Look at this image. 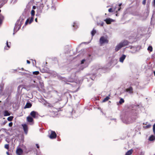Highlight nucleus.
<instances>
[{
  "mask_svg": "<svg viewBox=\"0 0 155 155\" xmlns=\"http://www.w3.org/2000/svg\"><path fill=\"white\" fill-rule=\"evenodd\" d=\"M126 57V55L124 54H122L120 57L119 61L121 63H123Z\"/></svg>",
  "mask_w": 155,
  "mask_h": 155,
  "instance_id": "obj_6",
  "label": "nucleus"
},
{
  "mask_svg": "<svg viewBox=\"0 0 155 155\" xmlns=\"http://www.w3.org/2000/svg\"><path fill=\"white\" fill-rule=\"evenodd\" d=\"M132 149L128 151L125 154V155H131L133 152Z\"/></svg>",
  "mask_w": 155,
  "mask_h": 155,
  "instance_id": "obj_18",
  "label": "nucleus"
},
{
  "mask_svg": "<svg viewBox=\"0 0 155 155\" xmlns=\"http://www.w3.org/2000/svg\"><path fill=\"white\" fill-rule=\"evenodd\" d=\"M96 33V30H94V29H93V30L91 32V34L92 37H93L94 35Z\"/></svg>",
  "mask_w": 155,
  "mask_h": 155,
  "instance_id": "obj_22",
  "label": "nucleus"
},
{
  "mask_svg": "<svg viewBox=\"0 0 155 155\" xmlns=\"http://www.w3.org/2000/svg\"><path fill=\"white\" fill-rule=\"evenodd\" d=\"M151 126V125H150V124H149L148 125L145 126V128H150Z\"/></svg>",
  "mask_w": 155,
  "mask_h": 155,
  "instance_id": "obj_34",
  "label": "nucleus"
},
{
  "mask_svg": "<svg viewBox=\"0 0 155 155\" xmlns=\"http://www.w3.org/2000/svg\"><path fill=\"white\" fill-rule=\"evenodd\" d=\"M35 21L36 22H37V18H36L35 19Z\"/></svg>",
  "mask_w": 155,
  "mask_h": 155,
  "instance_id": "obj_46",
  "label": "nucleus"
},
{
  "mask_svg": "<svg viewBox=\"0 0 155 155\" xmlns=\"http://www.w3.org/2000/svg\"><path fill=\"white\" fill-rule=\"evenodd\" d=\"M2 91V88L1 87V89H0V91Z\"/></svg>",
  "mask_w": 155,
  "mask_h": 155,
  "instance_id": "obj_49",
  "label": "nucleus"
},
{
  "mask_svg": "<svg viewBox=\"0 0 155 155\" xmlns=\"http://www.w3.org/2000/svg\"><path fill=\"white\" fill-rule=\"evenodd\" d=\"M124 102V99L122 98H121L120 99V100L119 101V103L120 104H121Z\"/></svg>",
  "mask_w": 155,
  "mask_h": 155,
  "instance_id": "obj_25",
  "label": "nucleus"
},
{
  "mask_svg": "<svg viewBox=\"0 0 155 155\" xmlns=\"http://www.w3.org/2000/svg\"><path fill=\"white\" fill-rule=\"evenodd\" d=\"M128 44V42L127 40H124L121 41L116 46L115 50L116 51H117L122 48Z\"/></svg>",
  "mask_w": 155,
  "mask_h": 155,
  "instance_id": "obj_1",
  "label": "nucleus"
},
{
  "mask_svg": "<svg viewBox=\"0 0 155 155\" xmlns=\"http://www.w3.org/2000/svg\"><path fill=\"white\" fill-rule=\"evenodd\" d=\"M7 154H8V155H9V153H8V152H7Z\"/></svg>",
  "mask_w": 155,
  "mask_h": 155,
  "instance_id": "obj_51",
  "label": "nucleus"
},
{
  "mask_svg": "<svg viewBox=\"0 0 155 155\" xmlns=\"http://www.w3.org/2000/svg\"><path fill=\"white\" fill-rule=\"evenodd\" d=\"M3 114L4 116H9L10 115V112L8 111V110H5Z\"/></svg>",
  "mask_w": 155,
  "mask_h": 155,
  "instance_id": "obj_14",
  "label": "nucleus"
},
{
  "mask_svg": "<svg viewBox=\"0 0 155 155\" xmlns=\"http://www.w3.org/2000/svg\"><path fill=\"white\" fill-rule=\"evenodd\" d=\"M104 21H106L107 24H110L111 22L114 21V20L110 18H108L104 20Z\"/></svg>",
  "mask_w": 155,
  "mask_h": 155,
  "instance_id": "obj_12",
  "label": "nucleus"
},
{
  "mask_svg": "<svg viewBox=\"0 0 155 155\" xmlns=\"http://www.w3.org/2000/svg\"><path fill=\"white\" fill-rule=\"evenodd\" d=\"M108 40L107 39V36H101L99 40V43L100 45H102L105 43H107Z\"/></svg>",
  "mask_w": 155,
  "mask_h": 155,
  "instance_id": "obj_3",
  "label": "nucleus"
},
{
  "mask_svg": "<svg viewBox=\"0 0 155 155\" xmlns=\"http://www.w3.org/2000/svg\"><path fill=\"white\" fill-rule=\"evenodd\" d=\"M22 126L23 127V130L25 133L26 134H27L28 133V127L26 124H22Z\"/></svg>",
  "mask_w": 155,
  "mask_h": 155,
  "instance_id": "obj_11",
  "label": "nucleus"
},
{
  "mask_svg": "<svg viewBox=\"0 0 155 155\" xmlns=\"http://www.w3.org/2000/svg\"><path fill=\"white\" fill-rule=\"evenodd\" d=\"M12 124H12V122H10V123L9 124V126L10 127H11V126H12Z\"/></svg>",
  "mask_w": 155,
  "mask_h": 155,
  "instance_id": "obj_39",
  "label": "nucleus"
},
{
  "mask_svg": "<svg viewBox=\"0 0 155 155\" xmlns=\"http://www.w3.org/2000/svg\"><path fill=\"white\" fill-rule=\"evenodd\" d=\"M1 102V101H0V102Z\"/></svg>",
  "mask_w": 155,
  "mask_h": 155,
  "instance_id": "obj_58",
  "label": "nucleus"
},
{
  "mask_svg": "<svg viewBox=\"0 0 155 155\" xmlns=\"http://www.w3.org/2000/svg\"><path fill=\"white\" fill-rule=\"evenodd\" d=\"M152 48L151 46H149L147 48V50L150 51H152Z\"/></svg>",
  "mask_w": 155,
  "mask_h": 155,
  "instance_id": "obj_29",
  "label": "nucleus"
},
{
  "mask_svg": "<svg viewBox=\"0 0 155 155\" xmlns=\"http://www.w3.org/2000/svg\"><path fill=\"white\" fill-rule=\"evenodd\" d=\"M154 3V5L155 6V0H153Z\"/></svg>",
  "mask_w": 155,
  "mask_h": 155,
  "instance_id": "obj_48",
  "label": "nucleus"
},
{
  "mask_svg": "<svg viewBox=\"0 0 155 155\" xmlns=\"http://www.w3.org/2000/svg\"><path fill=\"white\" fill-rule=\"evenodd\" d=\"M27 119L28 121L29 122H31L33 121V119L30 116H28L27 118Z\"/></svg>",
  "mask_w": 155,
  "mask_h": 155,
  "instance_id": "obj_17",
  "label": "nucleus"
},
{
  "mask_svg": "<svg viewBox=\"0 0 155 155\" xmlns=\"http://www.w3.org/2000/svg\"><path fill=\"white\" fill-rule=\"evenodd\" d=\"M14 34H15V33H13V35H14Z\"/></svg>",
  "mask_w": 155,
  "mask_h": 155,
  "instance_id": "obj_57",
  "label": "nucleus"
},
{
  "mask_svg": "<svg viewBox=\"0 0 155 155\" xmlns=\"http://www.w3.org/2000/svg\"><path fill=\"white\" fill-rule=\"evenodd\" d=\"M27 62L28 64H29L30 63V62L28 60L27 61Z\"/></svg>",
  "mask_w": 155,
  "mask_h": 155,
  "instance_id": "obj_44",
  "label": "nucleus"
},
{
  "mask_svg": "<svg viewBox=\"0 0 155 155\" xmlns=\"http://www.w3.org/2000/svg\"><path fill=\"white\" fill-rule=\"evenodd\" d=\"M109 97L108 96H107L103 99V100L102 101V102H105L107 101L109 99Z\"/></svg>",
  "mask_w": 155,
  "mask_h": 155,
  "instance_id": "obj_23",
  "label": "nucleus"
},
{
  "mask_svg": "<svg viewBox=\"0 0 155 155\" xmlns=\"http://www.w3.org/2000/svg\"><path fill=\"white\" fill-rule=\"evenodd\" d=\"M146 0H143V5H145V3H146Z\"/></svg>",
  "mask_w": 155,
  "mask_h": 155,
  "instance_id": "obj_41",
  "label": "nucleus"
},
{
  "mask_svg": "<svg viewBox=\"0 0 155 155\" xmlns=\"http://www.w3.org/2000/svg\"><path fill=\"white\" fill-rule=\"evenodd\" d=\"M117 6V5L115 6V7L114 8L113 10V9L112 8H110L108 9V11L110 12H112L113 11H115L116 8Z\"/></svg>",
  "mask_w": 155,
  "mask_h": 155,
  "instance_id": "obj_21",
  "label": "nucleus"
},
{
  "mask_svg": "<svg viewBox=\"0 0 155 155\" xmlns=\"http://www.w3.org/2000/svg\"><path fill=\"white\" fill-rule=\"evenodd\" d=\"M51 8L52 9V8H54V9H55V8L53 6H52L51 7Z\"/></svg>",
  "mask_w": 155,
  "mask_h": 155,
  "instance_id": "obj_47",
  "label": "nucleus"
},
{
  "mask_svg": "<svg viewBox=\"0 0 155 155\" xmlns=\"http://www.w3.org/2000/svg\"><path fill=\"white\" fill-rule=\"evenodd\" d=\"M36 8V6H33V9H35Z\"/></svg>",
  "mask_w": 155,
  "mask_h": 155,
  "instance_id": "obj_45",
  "label": "nucleus"
},
{
  "mask_svg": "<svg viewBox=\"0 0 155 155\" xmlns=\"http://www.w3.org/2000/svg\"><path fill=\"white\" fill-rule=\"evenodd\" d=\"M49 135L48 136L51 139H53L56 138L57 135L55 132L53 131L50 130L49 131Z\"/></svg>",
  "mask_w": 155,
  "mask_h": 155,
  "instance_id": "obj_5",
  "label": "nucleus"
},
{
  "mask_svg": "<svg viewBox=\"0 0 155 155\" xmlns=\"http://www.w3.org/2000/svg\"><path fill=\"white\" fill-rule=\"evenodd\" d=\"M85 61H86V60L85 59H84L82 60L81 61V64L82 65V64H84V62Z\"/></svg>",
  "mask_w": 155,
  "mask_h": 155,
  "instance_id": "obj_35",
  "label": "nucleus"
},
{
  "mask_svg": "<svg viewBox=\"0 0 155 155\" xmlns=\"http://www.w3.org/2000/svg\"><path fill=\"white\" fill-rule=\"evenodd\" d=\"M23 153V151L20 148H18L16 151V153L18 155H21Z\"/></svg>",
  "mask_w": 155,
  "mask_h": 155,
  "instance_id": "obj_10",
  "label": "nucleus"
},
{
  "mask_svg": "<svg viewBox=\"0 0 155 155\" xmlns=\"http://www.w3.org/2000/svg\"><path fill=\"white\" fill-rule=\"evenodd\" d=\"M109 63H108L109 66H114L116 64L117 62V60L116 58L112 57L109 58Z\"/></svg>",
  "mask_w": 155,
  "mask_h": 155,
  "instance_id": "obj_4",
  "label": "nucleus"
},
{
  "mask_svg": "<svg viewBox=\"0 0 155 155\" xmlns=\"http://www.w3.org/2000/svg\"><path fill=\"white\" fill-rule=\"evenodd\" d=\"M121 5H122V4L121 3H120V4H119V5H118V6L119 7L118 8V11H120V10L121 8L120 7ZM116 12H117V11H116Z\"/></svg>",
  "mask_w": 155,
  "mask_h": 155,
  "instance_id": "obj_33",
  "label": "nucleus"
},
{
  "mask_svg": "<svg viewBox=\"0 0 155 155\" xmlns=\"http://www.w3.org/2000/svg\"><path fill=\"white\" fill-rule=\"evenodd\" d=\"M39 72L38 71H34L33 73V74L35 75H38L39 74Z\"/></svg>",
  "mask_w": 155,
  "mask_h": 155,
  "instance_id": "obj_31",
  "label": "nucleus"
},
{
  "mask_svg": "<svg viewBox=\"0 0 155 155\" xmlns=\"http://www.w3.org/2000/svg\"><path fill=\"white\" fill-rule=\"evenodd\" d=\"M43 4H41L39 6H38L37 8L38 10L39 11L41 12L42 9H43Z\"/></svg>",
  "mask_w": 155,
  "mask_h": 155,
  "instance_id": "obj_13",
  "label": "nucleus"
},
{
  "mask_svg": "<svg viewBox=\"0 0 155 155\" xmlns=\"http://www.w3.org/2000/svg\"><path fill=\"white\" fill-rule=\"evenodd\" d=\"M5 147L6 149H8L9 148V145L8 144H6L5 146Z\"/></svg>",
  "mask_w": 155,
  "mask_h": 155,
  "instance_id": "obj_36",
  "label": "nucleus"
},
{
  "mask_svg": "<svg viewBox=\"0 0 155 155\" xmlns=\"http://www.w3.org/2000/svg\"><path fill=\"white\" fill-rule=\"evenodd\" d=\"M34 83H35V81H34Z\"/></svg>",
  "mask_w": 155,
  "mask_h": 155,
  "instance_id": "obj_56",
  "label": "nucleus"
},
{
  "mask_svg": "<svg viewBox=\"0 0 155 155\" xmlns=\"http://www.w3.org/2000/svg\"><path fill=\"white\" fill-rule=\"evenodd\" d=\"M34 16H31V17L30 18V20L29 19V24H31L33 21L34 20Z\"/></svg>",
  "mask_w": 155,
  "mask_h": 155,
  "instance_id": "obj_24",
  "label": "nucleus"
},
{
  "mask_svg": "<svg viewBox=\"0 0 155 155\" xmlns=\"http://www.w3.org/2000/svg\"><path fill=\"white\" fill-rule=\"evenodd\" d=\"M104 24V23L103 21H101L100 23H97V25H100L101 26H103Z\"/></svg>",
  "mask_w": 155,
  "mask_h": 155,
  "instance_id": "obj_30",
  "label": "nucleus"
},
{
  "mask_svg": "<svg viewBox=\"0 0 155 155\" xmlns=\"http://www.w3.org/2000/svg\"><path fill=\"white\" fill-rule=\"evenodd\" d=\"M131 49H133V50L131 51L132 53H135L137 51V48L135 47H131Z\"/></svg>",
  "mask_w": 155,
  "mask_h": 155,
  "instance_id": "obj_15",
  "label": "nucleus"
},
{
  "mask_svg": "<svg viewBox=\"0 0 155 155\" xmlns=\"http://www.w3.org/2000/svg\"><path fill=\"white\" fill-rule=\"evenodd\" d=\"M74 79L72 78V79H70L69 78L68 80H67V81H68V82H73V81H74Z\"/></svg>",
  "mask_w": 155,
  "mask_h": 155,
  "instance_id": "obj_32",
  "label": "nucleus"
},
{
  "mask_svg": "<svg viewBox=\"0 0 155 155\" xmlns=\"http://www.w3.org/2000/svg\"><path fill=\"white\" fill-rule=\"evenodd\" d=\"M4 2H6L7 1V0H3Z\"/></svg>",
  "mask_w": 155,
  "mask_h": 155,
  "instance_id": "obj_50",
  "label": "nucleus"
},
{
  "mask_svg": "<svg viewBox=\"0 0 155 155\" xmlns=\"http://www.w3.org/2000/svg\"><path fill=\"white\" fill-rule=\"evenodd\" d=\"M73 26L74 27H76V26H77V27H76V28H77L78 27L77 25V23L75 22H74L73 25Z\"/></svg>",
  "mask_w": 155,
  "mask_h": 155,
  "instance_id": "obj_38",
  "label": "nucleus"
},
{
  "mask_svg": "<svg viewBox=\"0 0 155 155\" xmlns=\"http://www.w3.org/2000/svg\"><path fill=\"white\" fill-rule=\"evenodd\" d=\"M31 16H34L35 15V11L34 10H32L31 12Z\"/></svg>",
  "mask_w": 155,
  "mask_h": 155,
  "instance_id": "obj_28",
  "label": "nucleus"
},
{
  "mask_svg": "<svg viewBox=\"0 0 155 155\" xmlns=\"http://www.w3.org/2000/svg\"><path fill=\"white\" fill-rule=\"evenodd\" d=\"M130 118H128L127 117H125L124 118L122 119V121L124 123L126 124H129L131 123L130 121Z\"/></svg>",
  "mask_w": 155,
  "mask_h": 155,
  "instance_id": "obj_7",
  "label": "nucleus"
},
{
  "mask_svg": "<svg viewBox=\"0 0 155 155\" xmlns=\"http://www.w3.org/2000/svg\"><path fill=\"white\" fill-rule=\"evenodd\" d=\"M36 87H37V88H38V86H36Z\"/></svg>",
  "mask_w": 155,
  "mask_h": 155,
  "instance_id": "obj_54",
  "label": "nucleus"
},
{
  "mask_svg": "<svg viewBox=\"0 0 155 155\" xmlns=\"http://www.w3.org/2000/svg\"><path fill=\"white\" fill-rule=\"evenodd\" d=\"M36 147H37V148H39V145H38V144H36Z\"/></svg>",
  "mask_w": 155,
  "mask_h": 155,
  "instance_id": "obj_42",
  "label": "nucleus"
},
{
  "mask_svg": "<svg viewBox=\"0 0 155 155\" xmlns=\"http://www.w3.org/2000/svg\"><path fill=\"white\" fill-rule=\"evenodd\" d=\"M30 115L34 118H37L38 116V113L35 111H31L30 114Z\"/></svg>",
  "mask_w": 155,
  "mask_h": 155,
  "instance_id": "obj_8",
  "label": "nucleus"
},
{
  "mask_svg": "<svg viewBox=\"0 0 155 155\" xmlns=\"http://www.w3.org/2000/svg\"><path fill=\"white\" fill-rule=\"evenodd\" d=\"M126 91L130 94H132L133 93V88L132 87H130L126 89Z\"/></svg>",
  "mask_w": 155,
  "mask_h": 155,
  "instance_id": "obj_9",
  "label": "nucleus"
},
{
  "mask_svg": "<svg viewBox=\"0 0 155 155\" xmlns=\"http://www.w3.org/2000/svg\"><path fill=\"white\" fill-rule=\"evenodd\" d=\"M32 106V104L29 103H27L25 105V108H29L31 107Z\"/></svg>",
  "mask_w": 155,
  "mask_h": 155,
  "instance_id": "obj_16",
  "label": "nucleus"
},
{
  "mask_svg": "<svg viewBox=\"0 0 155 155\" xmlns=\"http://www.w3.org/2000/svg\"><path fill=\"white\" fill-rule=\"evenodd\" d=\"M116 16H117V14H116Z\"/></svg>",
  "mask_w": 155,
  "mask_h": 155,
  "instance_id": "obj_55",
  "label": "nucleus"
},
{
  "mask_svg": "<svg viewBox=\"0 0 155 155\" xmlns=\"http://www.w3.org/2000/svg\"><path fill=\"white\" fill-rule=\"evenodd\" d=\"M10 43V45H9L8 44V41H7V42H6V47H5V49H8L7 48V47L9 48L10 47V42L9 43Z\"/></svg>",
  "mask_w": 155,
  "mask_h": 155,
  "instance_id": "obj_26",
  "label": "nucleus"
},
{
  "mask_svg": "<svg viewBox=\"0 0 155 155\" xmlns=\"http://www.w3.org/2000/svg\"><path fill=\"white\" fill-rule=\"evenodd\" d=\"M4 19V17L3 15L0 14V25L2 24V21Z\"/></svg>",
  "mask_w": 155,
  "mask_h": 155,
  "instance_id": "obj_19",
  "label": "nucleus"
},
{
  "mask_svg": "<svg viewBox=\"0 0 155 155\" xmlns=\"http://www.w3.org/2000/svg\"><path fill=\"white\" fill-rule=\"evenodd\" d=\"M21 87V85H20L18 86V90H19L20 89V88Z\"/></svg>",
  "mask_w": 155,
  "mask_h": 155,
  "instance_id": "obj_40",
  "label": "nucleus"
},
{
  "mask_svg": "<svg viewBox=\"0 0 155 155\" xmlns=\"http://www.w3.org/2000/svg\"><path fill=\"white\" fill-rule=\"evenodd\" d=\"M153 73H154V75L155 76V71H154V72H153Z\"/></svg>",
  "mask_w": 155,
  "mask_h": 155,
  "instance_id": "obj_53",
  "label": "nucleus"
},
{
  "mask_svg": "<svg viewBox=\"0 0 155 155\" xmlns=\"http://www.w3.org/2000/svg\"><path fill=\"white\" fill-rule=\"evenodd\" d=\"M155 139V136L154 135H152L149 137V140L150 141H153Z\"/></svg>",
  "mask_w": 155,
  "mask_h": 155,
  "instance_id": "obj_20",
  "label": "nucleus"
},
{
  "mask_svg": "<svg viewBox=\"0 0 155 155\" xmlns=\"http://www.w3.org/2000/svg\"><path fill=\"white\" fill-rule=\"evenodd\" d=\"M13 118V117L12 116H10L8 117L7 118V120L9 121H11Z\"/></svg>",
  "mask_w": 155,
  "mask_h": 155,
  "instance_id": "obj_27",
  "label": "nucleus"
},
{
  "mask_svg": "<svg viewBox=\"0 0 155 155\" xmlns=\"http://www.w3.org/2000/svg\"><path fill=\"white\" fill-rule=\"evenodd\" d=\"M86 66H84V67H82V68H80V70H82L84 68L86 67Z\"/></svg>",
  "mask_w": 155,
  "mask_h": 155,
  "instance_id": "obj_43",
  "label": "nucleus"
},
{
  "mask_svg": "<svg viewBox=\"0 0 155 155\" xmlns=\"http://www.w3.org/2000/svg\"><path fill=\"white\" fill-rule=\"evenodd\" d=\"M55 73V76H54V77H55V76H56V74H56V73Z\"/></svg>",
  "mask_w": 155,
  "mask_h": 155,
  "instance_id": "obj_52",
  "label": "nucleus"
},
{
  "mask_svg": "<svg viewBox=\"0 0 155 155\" xmlns=\"http://www.w3.org/2000/svg\"><path fill=\"white\" fill-rule=\"evenodd\" d=\"M24 20L21 18H20L18 21H17L18 23L16 24L14 28V30L18 31L21 28V25L23 23V21Z\"/></svg>",
  "mask_w": 155,
  "mask_h": 155,
  "instance_id": "obj_2",
  "label": "nucleus"
},
{
  "mask_svg": "<svg viewBox=\"0 0 155 155\" xmlns=\"http://www.w3.org/2000/svg\"><path fill=\"white\" fill-rule=\"evenodd\" d=\"M28 22H29V19H28L25 22V25H27Z\"/></svg>",
  "mask_w": 155,
  "mask_h": 155,
  "instance_id": "obj_37",
  "label": "nucleus"
}]
</instances>
